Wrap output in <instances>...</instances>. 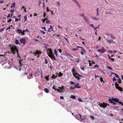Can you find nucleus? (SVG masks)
<instances>
[{"mask_svg": "<svg viewBox=\"0 0 123 123\" xmlns=\"http://www.w3.org/2000/svg\"><path fill=\"white\" fill-rule=\"evenodd\" d=\"M48 51H47V53L48 56L52 59L56 60L55 59V57L54 56V54H53L52 52V50L50 49H48Z\"/></svg>", "mask_w": 123, "mask_h": 123, "instance_id": "nucleus-1", "label": "nucleus"}, {"mask_svg": "<svg viewBox=\"0 0 123 123\" xmlns=\"http://www.w3.org/2000/svg\"><path fill=\"white\" fill-rule=\"evenodd\" d=\"M10 49L11 51L12 52V53L13 54H15L16 52L17 53L18 57H19L20 58H21V57L19 55V54L18 53V50L17 49L16 46H15V47H12Z\"/></svg>", "mask_w": 123, "mask_h": 123, "instance_id": "nucleus-2", "label": "nucleus"}, {"mask_svg": "<svg viewBox=\"0 0 123 123\" xmlns=\"http://www.w3.org/2000/svg\"><path fill=\"white\" fill-rule=\"evenodd\" d=\"M109 100L110 103H112V101H115L116 102H118L119 101V100L116 98H112L109 99Z\"/></svg>", "mask_w": 123, "mask_h": 123, "instance_id": "nucleus-3", "label": "nucleus"}, {"mask_svg": "<svg viewBox=\"0 0 123 123\" xmlns=\"http://www.w3.org/2000/svg\"><path fill=\"white\" fill-rule=\"evenodd\" d=\"M58 88V89H57L55 88L54 89L55 91H57L59 92H61L63 90L64 88V87L63 86H62L61 87H59Z\"/></svg>", "mask_w": 123, "mask_h": 123, "instance_id": "nucleus-4", "label": "nucleus"}, {"mask_svg": "<svg viewBox=\"0 0 123 123\" xmlns=\"http://www.w3.org/2000/svg\"><path fill=\"white\" fill-rule=\"evenodd\" d=\"M105 51V50L104 48V47H103L102 49H98V52H100L101 53L103 54L104 53Z\"/></svg>", "mask_w": 123, "mask_h": 123, "instance_id": "nucleus-5", "label": "nucleus"}, {"mask_svg": "<svg viewBox=\"0 0 123 123\" xmlns=\"http://www.w3.org/2000/svg\"><path fill=\"white\" fill-rule=\"evenodd\" d=\"M20 43H22L23 44H25L26 43V40L25 38H23L20 39L19 40Z\"/></svg>", "mask_w": 123, "mask_h": 123, "instance_id": "nucleus-6", "label": "nucleus"}, {"mask_svg": "<svg viewBox=\"0 0 123 123\" xmlns=\"http://www.w3.org/2000/svg\"><path fill=\"white\" fill-rule=\"evenodd\" d=\"M107 104H105L104 102H103V104L100 103L99 104L100 105V106L101 107H103L104 108H106L107 106Z\"/></svg>", "mask_w": 123, "mask_h": 123, "instance_id": "nucleus-7", "label": "nucleus"}, {"mask_svg": "<svg viewBox=\"0 0 123 123\" xmlns=\"http://www.w3.org/2000/svg\"><path fill=\"white\" fill-rule=\"evenodd\" d=\"M74 117L76 119L80 120L81 121V120H80V118H81V115L80 114H78L74 116Z\"/></svg>", "mask_w": 123, "mask_h": 123, "instance_id": "nucleus-8", "label": "nucleus"}, {"mask_svg": "<svg viewBox=\"0 0 123 123\" xmlns=\"http://www.w3.org/2000/svg\"><path fill=\"white\" fill-rule=\"evenodd\" d=\"M78 74L77 72L75 73H73V76L75 77L76 78H77L78 80H80V78L78 77Z\"/></svg>", "mask_w": 123, "mask_h": 123, "instance_id": "nucleus-9", "label": "nucleus"}, {"mask_svg": "<svg viewBox=\"0 0 123 123\" xmlns=\"http://www.w3.org/2000/svg\"><path fill=\"white\" fill-rule=\"evenodd\" d=\"M16 31L18 32L19 33L21 34L22 35H24L25 34V33H24L25 31H23V32L21 30H20L19 29H18Z\"/></svg>", "mask_w": 123, "mask_h": 123, "instance_id": "nucleus-10", "label": "nucleus"}, {"mask_svg": "<svg viewBox=\"0 0 123 123\" xmlns=\"http://www.w3.org/2000/svg\"><path fill=\"white\" fill-rule=\"evenodd\" d=\"M0 55V56H3L2 58L1 57L0 58V60H1V61L2 62H3L4 61H5L6 60V58H5V57L4 56L2 55Z\"/></svg>", "mask_w": 123, "mask_h": 123, "instance_id": "nucleus-11", "label": "nucleus"}, {"mask_svg": "<svg viewBox=\"0 0 123 123\" xmlns=\"http://www.w3.org/2000/svg\"><path fill=\"white\" fill-rule=\"evenodd\" d=\"M79 84L78 83L74 85V86L76 88H81V87L80 86H79Z\"/></svg>", "mask_w": 123, "mask_h": 123, "instance_id": "nucleus-12", "label": "nucleus"}, {"mask_svg": "<svg viewBox=\"0 0 123 123\" xmlns=\"http://www.w3.org/2000/svg\"><path fill=\"white\" fill-rule=\"evenodd\" d=\"M66 56L67 57L69 58H71V57H73V56H72L71 55H70L69 54V53H68L67 52L66 53Z\"/></svg>", "mask_w": 123, "mask_h": 123, "instance_id": "nucleus-13", "label": "nucleus"}, {"mask_svg": "<svg viewBox=\"0 0 123 123\" xmlns=\"http://www.w3.org/2000/svg\"><path fill=\"white\" fill-rule=\"evenodd\" d=\"M53 27L51 25H50L49 28L48 29V31L49 32H50L51 31L53 30Z\"/></svg>", "mask_w": 123, "mask_h": 123, "instance_id": "nucleus-14", "label": "nucleus"}, {"mask_svg": "<svg viewBox=\"0 0 123 123\" xmlns=\"http://www.w3.org/2000/svg\"><path fill=\"white\" fill-rule=\"evenodd\" d=\"M83 18L85 20L86 22H87V23L89 24H90L89 22V20L88 19H87L86 17H84Z\"/></svg>", "mask_w": 123, "mask_h": 123, "instance_id": "nucleus-15", "label": "nucleus"}, {"mask_svg": "<svg viewBox=\"0 0 123 123\" xmlns=\"http://www.w3.org/2000/svg\"><path fill=\"white\" fill-rule=\"evenodd\" d=\"M35 53L36 55H39L40 54L42 53V52L39 51L38 50L37 51H36L35 52Z\"/></svg>", "mask_w": 123, "mask_h": 123, "instance_id": "nucleus-16", "label": "nucleus"}, {"mask_svg": "<svg viewBox=\"0 0 123 123\" xmlns=\"http://www.w3.org/2000/svg\"><path fill=\"white\" fill-rule=\"evenodd\" d=\"M116 88L121 91H122L123 90L122 88L120 86L117 87Z\"/></svg>", "mask_w": 123, "mask_h": 123, "instance_id": "nucleus-17", "label": "nucleus"}, {"mask_svg": "<svg viewBox=\"0 0 123 123\" xmlns=\"http://www.w3.org/2000/svg\"><path fill=\"white\" fill-rule=\"evenodd\" d=\"M91 18H93L94 20H97V21H98L99 20L96 17H93V16H92L91 17Z\"/></svg>", "mask_w": 123, "mask_h": 123, "instance_id": "nucleus-18", "label": "nucleus"}, {"mask_svg": "<svg viewBox=\"0 0 123 123\" xmlns=\"http://www.w3.org/2000/svg\"><path fill=\"white\" fill-rule=\"evenodd\" d=\"M113 40L112 39L108 40H107V43H111L113 42Z\"/></svg>", "mask_w": 123, "mask_h": 123, "instance_id": "nucleus-19", "label": "nucleus"}, {"mask_svg": "<svg viewBox=\"0 0 123 123\" xmlns=\"http://www.w3.org/2000/svg\"><path fill=\"white\" fill-rule=\"evenodd\" d=\"M15 43L17 45H18V44L19 45L20 44L18 40L16 39V40L15 41Z\"/></svg>", "mask_w": 123, "mask_h": 123, "instance_id": "nucleus-20", "label": "nucleus"}, {"mask_svg": "<svg viewBox=\"0 0 123 123\" xmlns=\"http://www.w3.org/2000/svg\"><path fill=\"white\" fill-rule=\"evenodd\" d=\"M57 77V76L54 75V74H52V75L51 78H52L55 79Z\"/></svg>", "mask_w": 123, "mask_h": 123, "instance_id": "nucleus-21", "label": "nucleus"}, {"mask_svg": "<svg viewBox=\"0 0 123 123\" xmlns=\"http://www.w3.org/2000/svg\"><path fill=\"white\" fill-rule=\"evenodd\" d=\"M44 91L47 93H48L49 92V91L48 89L46 88L44 89Z\"/></svg>", "mask_w": 123, "mask_h": 123, "instance_id": "nucleus-22", "label": "nucleus"}, {"mask_svg": "<svg viewBox=\"0 0 123 123\" xmlns=\"http://www.w3.org/2000/svg\"><path fill=\"white\" fill-rule=\"evenodd\" d=\"M96 11L97 12V16H98L99 15V12H98V11H99V9L98 8H97L96 9Z\"/></svg>", "mask_w": 123, "mask_h": 123, "instance_id": "nucleus-23", "label": "nucleus"}, {"mask_svg": "<svg viewBox=\"0 0 123 123\" xmlns=\"http://www.w3.org/2000/svg\"><path fill=\"white\" fill-rule=\"evenodd\" d=\"M111 74H115L116 75V77L117 78H119V77L118 75L117 74H116L115 73H112Z\"/></svg>", "mask_w": 123, "mask_h": 123, "instance_id": "nucleus-24", "label": "nucleus"}, {"mask_svg": "<svg viewBox=\"0 0 123 123\" xmlns=\"http://www.w3.org/2000/svg\"><path fill=\"white\" fill-rule=\"evenodd\" d=\"M118 81V82L119 84H121L122 83V81L120 78L117 79Z\"/></svg>", "mask_w": 123, "mask_h": 123, "instance_id": "nucleus-25", "label": "nucleus"}, {"mask_svg": "<svg viewBox=\"0 0 123 123\" xmlns=\"http://www.w3.org/2000/svg\"><path fill=\"white\" fill-rule=\"evenodd\" d=\"M49 77V75H48L47 76H45V78L47 80H49V79L48 78V77Z\"/></svg>", "mask_w": 123, "mask_h": 123, "instance_id": "nucleus-26", "label": "nucleus"}, {"mask_svg": "<svg viewBox=\"0 0 123 123\" xmlns=\"http://www.w3.org/2000/svg\"><path fill=\"white\" fill-rule=\"evenodd\" d=\"M71 98L73 99H75L76 98L75 96L74 95H71Z\"/></svg>", "mask_w": 123, "mask_h": 123, "instance_id": "nucleus-27", "label": "nucleus"}, {"mask_svg": "<svg viewBox=\"0 0 123 123\" xmlns=\"http://www.w3.org/2000/svg\"><path fill=\"white\" fill-rule=\"evenodd\" d=\"M54 53H55L56 56L57 57L58 56L57 55V51L56 49H55L54 50Z\"/></svg>", "mask_w": 123, "mask_h": 123, "instance_id": "nucleus-28", "label": "nucleus"}, {"mask_svg": "<svg viewBox=\"0 0 123 123\" xmlns=\"http://www.w3.org/2000/svg\"><path fill=\"white\" fill-rule=\"evenodd\" d=\"M86 118V117L85 116H82V117H81V119L83 120H84Z\"/></svg>", "mask_w": 123, "mask_h": 123, "instance_id": "nucleus-29", "label": "nucleus"}, {"mask_svg": "<svg viewBox=\"0 0 123 123\" xmlns=\"http://www.w3.org/2000/svg\"><path fill=\"white\" fill-rule=\"evenodd\" d=\"M71 71L73 73H74V72H75V69L74 68H73L72 70H71Z\"/></svg>", "mask_w": 123, "mask_h": 123, "instance_id": "nucleus-30", "label": "nucleus"}, {"mask_svg": "<svg viewBox=\"0 0 123 123\" xmlns=\"http://www.w3.org/2000/svg\"><path fill=\"white\" fill-rule=\"evenodd\" d=\"M75 60L76 62H80L79 59L78 58H76Z\"/></svg>", "mask_w": 123, "mask_h": 123, "instance_id": "nucleus-31", "label": "nucleus"}, {"mask_svg": "<svg viewBox=\"0 0 123 123\" xmlns=\"http://www.w3.org/2000/svg\"><path fill=\"white\" fill-rule=\"evenodd\" d=\"M110 36H111V37L112 38H113V39H115V37L113 36V35L112 34H111L110 35Z\"/></svg>", "mask_w": 123, "mask_h": 123, "instance_id": "nucleus-32", "label": "nucleus"}, {"mask_svg": "<svg viewBox=\"0 0 123 123\" xmlns=\"http://www.w3.org/2000/svg\"><path fill=\"white\" fill-rule=\"evenodd\" d=\"M63 75V74L61 72H59V75L58 76V77L61 76Z\"/></svg>", "mask_w": 123, "mask_h": 123, "instance_id": "nucleus-33", "label": "nucleus"}, {"mask_svg": "<svg viewBox=\"0 0 123 123\" xmlns=\"http://www.w3.org/2000/svg\"><path fill=\"white\" fill-rule=\"evenodd\" d=\"M79 50V49L78 48L75 49L74 48L72 49V50L74 51L75 50Z\"/></svg>", "mask_w": 123, "mask_h": 123, "instance_id": "nucleus-34", "label": "nucleus"}, {"mask_svg": "<svg viewBox=\"0 0 123 123\" xmlns=\"http://www.w3.org/2000/svg\"><path fill=\"white\" fill-rule=\"evenodd\" d=\"M77 76H78V77H81V78H83V76H82L81 75L79 74H78V75Z\"/></svg>", "mask_w": 123, "mask_h": 123, "instance_id": "nucleus-35", "label": "nucleus"}, {"mask_svg": "<svg viewBox=\"0 0 123 123\" xmlns=\"http://www.w3.org/2000/svg\"><path fill=\"white\" fill-rule=\"evenodd\" d=\"M15 4H16V3L15 2H14L12 4V5L13 6V7H15Z\"/></svg>", "mask_w": 123, "mask_h": 123, "instance_id": "nucleus-36", "label": "nucleus"}, {"mask_svg": "<svg viewBox=\"0 0 123 123\" xmlns=\"http://www.w3.org/2000/svg\"><path fill=\"white\" fill-rule=\"evenodd\" d=\"M100 81L101 82H104V81L103 80V78L102 77H100Z\"/></svg>", "mask_w": 123, "mask_h": 123, "instance_id": "nucleus-37", "label": "nucleus"}, {"mask_svg": "<svg viewBox=\"0 0 123 123\" xmlns=\"http://www.w3.org/2000/svg\"><path fill=\"white\" fill-rule=\"evenodd\" d=\"M99 67L97 65H95L94 66L93 68H98Z\"/></svg>", "mask_w": 123, "mask_h": 123, "instance_id": "nucleus-38", "label": "nucleus"}, {"mask_svg": "<svg viewBox=\"0 0 123 123\" xmlns=\"http://www.w3.org/2000/svg\"><path fill=\"white\" fill-rule=\"evenodd\" d=\"M27 18L26 16H24V19H25L24 22L27 21L26 20H27Z\"/></svg>", "mask_w": 123, "mask_h": 123, "instance_id": "nucleus-39", "label": "nucleus"}, {"mask_svg": "<svg viewBox=\"0 0 123 123\" xmlns=\"http://www.w3.org/2000/svg\"><path fill=\"white\" fill-rule=\"evenodd\" d=\"M118 103H119V104L120 105L122 104V106H123V104L122 102L121 101H119V102H118Z\"/></svg>", "mask_w": 123, "mask_h": 123, "instance_id": "nucleus-40", "label": "nucleus"}, {"mask_svg": "<svg viewBox=\"0 0 123 123\" xmlns=\"http://www.w3.org/2000/svg\"><path fill=\"white\" fill-rule=\"evenodd\" d=\"M99 27V25H98V27H94V29L95 30H96V29H98Z\"/></svg>", "mask_w": 123, "mask_h": 123, "instance_id": "nucleus-41", "label": "nucleus"}, {"mask_svg": "<svg viewBox=\"0 0 123 123\" xmlns=\"http://www.w3.org/2000/svg\"><path fill=\"white\" fill-rule=\"evenodd\" d=\"M76 48H80L81 49L83 48V47H81V46H79L76 47Z\"/></svg>", "mask_w": 123, "mask_h": 123, "instance_id": "nucleus-42", "label": "nucleus"}, {"mask_svg": "<svg viewBox=\"0 0 123 123\" xmlns=\"http://www.w3.org/2000/svg\"><path fill=\"white\" fill-rule=\"evenodd\" d=\"M48 19V18H44L43 20V22H44L46 20H47Z\"/></svg>", "mask_w": 123, "mask_h": 123, "instance_id": "nucleus-43", "label": "nucleus"}, {"mask_svg": "<svg viewBox=\"0 0 123 123\" xmlns=\"http://www.w3.org/2000/svg\"><path fill=\"white\" fill-rule=\"evenodd\" d=\"M90 117L92 119H94L95 118V117H94L92 115L90 116Z\"/></svg>", "mask_w": 123, "mask_h": 123, "instance_id": "nucleus-44", "label": "nucleus"}, {"mask_svg": "<svg viewBox=\"0 0 123 123\" xmlns=\"http://www.w3.org/2000/svg\"><path fill=\"white\" fill-rule=\"evenodd\" d=\"M119 85L118 84H117V83H116L115 84V86H116V88L117 87H118V86Z\"/></svg>", "mask_w": 123, "mask_h": 123, "instance_id": "nucleus-45", "label": "nucleus"}, {"mask_svg": "<svg viewBox=\"0 0 123 123\" xmlns=\"http://www.w3.org/2000/svg\"><path fill=\"white\" fill-rule=\"evenodd\" d=\"M76 3V4H77V5H78V7H79V8H81V6H80L79 4L78 3H77H77Z\"/></svg>", "mask_w": 123, "mask_h": 123, "instance_id": "nucleus-46", "label": "nucleus"}, {"mask_svg": "<svg viewBox=\"0 0 123 123\" xmlns=\"http://www.w3.org/2000/svg\"><path fill=\"white\" fill-rule=\"evenodd\" d=\"M89 25L90 26H91L93 28H94V26H93V24Z\"/></svg>", "mask_w": 123, "mask_h": 123, "instance_id": "nucleus-47", "label": "nucleus"}, {"mask_svg": "<svg viewBox=\"0 0 123 123\" xmlns=\"http://www.w3.org/2000/svg\"><path fill=\"white\" fill-rule=\"evenodd\" d=\"M41 33H43L44 34H45V32L43 31H41Z\"/></svg>", "mask_w": 123, "mask_h": 123, "instance_id": "nucleus-48", "label": "nucleus"}, {"mask_svg": "<svg viewBox=\"0 0 123 123\" xmlns=\"http://www.w3.org/2000/svg\"><path fill=\"white\" fill-rule=\"evenodd\" d=\"M57 51H59L60 53H61L62 52V50L61 49H58Z\"/></svg>", "mask_w": 123, "mask_h": 123, "instance_id": "nucleus-49", "label": "nucleus"}, {"mask_svg": "<svg viewBox=\"0 0 123 123\" xmlns=\"http://www.w3.org/2000/svg\"><path fill=\"white\" fill-rule=\"evenodd\" d=\"M78 100L79 101V102H83V101L81 99H80V98H78Z\"/></svg>", "mask_w": 123, "mask_h": 123, "instance_id": "nucleus-50", "label": "nucleus"}, {"mask_svg": "<svg viewBox=\"0 0 123 123\" xmlns=\"http://www.w3.org/2000/svg\"><path fill=\"white\" fill-rule=\"evenodd\" d=\"M107 67L108 68V69H112V68H111V67H110V66H107Z\"/></svg>", "mask_w": 123, "mask_h": 123, "instance_id": "nucleus-51", "label": "nucleus"}, {"mask_svg": "<svg viewBox=\"0 0 123 123\" xmlns=\"http://www.w3.org/2000/svg\"><path fill=\"white\" fill-rule=\"evenodd\" d=\"M44 59L45 61V63L46 64H47L48 63V62L46 58H45Z\"/></svg>", "mask_w": 123, "mask_h": 123, "instance_id": "nucleus-52", "label": "nucleus"}, {"mask_svg": "<svg viewBox=\"0 0 123 123\" xmlns=\"http://www.w3.org/2000/svg\"><path fill=\"white\" fill-rule=\"evenodd\" d=\"M11 16V14H8V16L7 17V18H9Z\"/></svg>", "mask_w": 123, "mask_h": 123, "instance_id": "nucleus-53", "label": "nucleus"}, {"mask_svg": "<svg viewBox=\"0 0 123 123\" xmlns=\"http://www.w3.org/2000/svg\"><path fill=\"white\" fill-rule=\"evenodd\" d=\"M4 0H0V3L2 4L4 3Z\"/></svg>", "mask_w": 123, "mask_h": 123, "instance_id": "nucleus-54", "label": "nucleus"}, {"mask_svg": "<svg viewBox=\"0 0 123 123\" xmlns=\"http://www.w3.org/2000/svg\"><path fill=\"white\" fill-rule=\"evenodd\" d=\"M23 31H25H25H28V32L29 31L28 30V29H26L25 30H24Z\"/></svg>", "mask_w": 123, "mask_h": 123, "instance_id": "nucleus-55", "label": "nucleus"}, {"mask_svg": "<svg viewBox=\"0 0 123 123\" xmlns=\"http://www.w3.org/2000/svg\"><path fill=\"white\" fill-rule=\"evenodd\" d=\"M80 16H82L83 17H85L84 15V14L83 13H82V14H80Z\"/></svg>", "mask_w": 123, "mask_h": 123, "instance_id": "nucleus-56", "label": "nucleus"}, {"mask_svg": "<svg viewBox=\"0 0 123 123\" xmlns=\"http://www.w3.org/2000/svg\"><path fill=\"white\" fill-rule=\"evenodd\" d=\"M109 59L113 61H114V59L113 58H111V57H109Z\"/></svg>", "mask_w": 123, "mask_h": 123, "instance_id": "nucleus-57", "label": "nucleus"}, {"mask_svg": "<svg viewBox=\"0 0 123 123\" xmlns=\"http://www.w3.org/2000/svg\"><path fill=\"white\" fill-rule=\"evenodd\" d=\"M15 18V21H16V22L18 20H20V19H18V18Z\"/></svg>", "mask_w": 123, "mask_h": 123, "instance_id": "nucleus-58", "label": "nucleus"}, {"mask_svg": "<svg viewBox=\"0 0 123 123\" xmlns=\"http://www.w3.org/2000/svg\"><path fill=\"white\" fill-rule=\"evenodd\" d=\"M60 98L61 99H64V97L63 96H61L60 97Z\"/></svg>", "mask_w": 123, "mask_h": 123, "instance_id": "nucleus-59", "label": "nucleus"}, {"mask_svg": "<svg viewBox=\"0 0 123 123\" xmlns=\"http://www.w3.org/2000/svg\"><path fill=\"white\" fill-rule=\"evenodd\" d=\"M27 75V74L26 73H24V74H22V75L23 76L24 75Z\"/></svg>", "mask_w": 123, "mask_h": 123, "instance_id": "nucleus-60", "label": "nucleus"}, {"mask_svg": "<svg viewBox=\"0 0 123 123\" xmlns=\"http://www.w3.org/2000/svg\"><path fill=\"white\" fill-rule=\"evenodd\" d=\"M81 69L82 70L84 71L85 70V68L84 67H82L81 68Z\"/></svg>", "mask_w": 123, "mask_h": 123, "instance_id": "nucleus-61", "label": "nucleus"}, {"mask_svg": "<svg viewBox=\"0 0 123 123\" xmlns=\"http://www.w3.org/2000/svg\"><path fill=\"white\" fill-rule=\"evenodd\" d=\"M81 49L83 51L85 52V53L86 52V51L84 49V48H83Z\"/></svg>", "mask_w": 123, "mask_h": 123, "instance_id": "nucleus-62", "label": "nucleus"}, {"mask_svg": "<svg viewBox=\"0 0 123 123\" xmlns=\"http://www.w3.org/2000/svg\"><path fill=\"white\" fill-rule=\"evenodd\" d=\"M42 28L43 29H44L45 31H46V28L45 27H43Z\"/></svg>", "mask_w": 123, "mask_h": 123, "instance_id": "nucleus-63", "label": "nucleus"}, {"mask_svg": "<svg viewBox=\"0 0 123 123\" xmlns=\"http://www.w3.org/2000/svg\"><path fill=\"white\" fill-rule=\"evenodd\" d=\"M50 21L49 20H47L46 22L47 23H50Z\"/></svg>", "mask_w": 123, "mask_h": 123, "instance_id": "nucleus-64", "label": "nucleus"}]
</instances>
